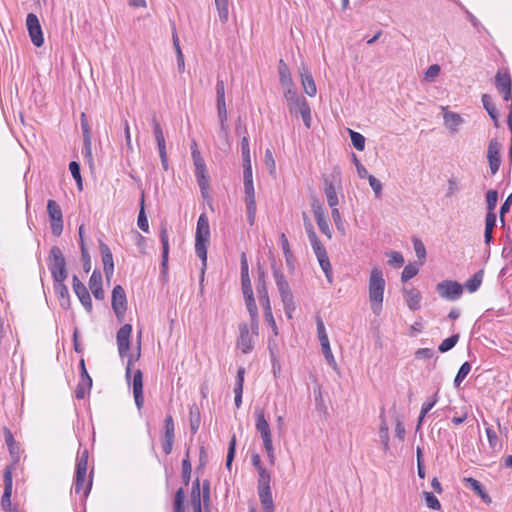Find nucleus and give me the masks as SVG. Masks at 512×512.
Here are the masks:
<instances>
[{
  "label": "nucleus",
  "instance_id": "obj_41",
  "mask_svg": "<svg viewBox=\"0 0 512 512\" xmlns=\"http://www.w3.org/2000/svg\"><path fill=\"white\" fill-rule=\"evenodd\" d=\"M220 21L224 24L229 18V0H215Z\"/></svg>",
  "mask_w": 512,
  "mask_h": 512
},
{
  "label": "nucleus",
  "instance_id": "obj_40",
  "mask_svg": "<svg viewBox=\"0 0 512 512\" xmlns=\"http://www.w3.org/2000/svg\"><path fill=\"white\" fill-rule=\"evenodd\" d=\"M217 113L220 122V130L226 136L228 134L226 103L217 104Z\"/></svg>",
  "mask_w": 512,
  "mask_h": 512
},
{
  "label": "nucleus",
  "instance_id": "obj_47",
  "mask_svg": "<svg viewBox=\"0 0 512 512\" xmlns=\"http://www.w3.org/2000/svg\"><path fill=\"white\" fill-rule=\"evenodd\" d=\"M419 272V267L417 264H414V263H409L408 265H406L402 271V274H401V280L403 282H406L408 280H410L411 278H413L414 276H416Z\"/></svg>",
  "mask_w": 512,
  "mask_h": 512
},
{
  "label": "nucleus",
  "instance_id": "obj_33",
  "mask_svg": "<svg viewBox=\"0 0 512 512\" xmlns=\"http://www.w3.org/2000/svg\"><path fill=\"white\" fill-rule=\"evenodd\" d=\"M444 122H445V125L447 126V128L455 133L458 131V127L459 125H461L463 123V119L462 117L457 114V113H454V112H446L444 114Z\"/></svg>",
  "mask_w": 512,
  "mask_h": 512
},
{
  "label": "nucleus",
  "instance_id": "obj_10",
  "mask_svg": "<svg viewBox=\"0 0 512 512\" xmlns=\"http://www.w3.org/2000/svg\"><path fill=\"white\" fill-rule=\"evenodd\" d=\"M501 144L497 139H491L488 144L487 149V159L489 162V167L492 175H495L501 164Z\"/></svg>",
  "mask_w": 512,
  "mask_h": 512
},
{
  "label": "nucleus",
  "instance_id": "obj_38",
  "mask_svg": "<svg viewBox=\"0 0 512 512\" xmlns=\"http://www.w3.org/2000/svg\"><path fill=\"white\" fill-rule=\"evenodd\" d=\"M324 192L327 198L328 205L331 208H336V206L338 205V197L336 189L332 182L325 180Z\"/></svg>",
  "mask_w": 512,
  "mask_h": 512
},
{
  "label": "nucleus",
  "instance_id": "obj_50",
  "mask_svg": "<svg viewBox=\"0 0 512 512\" xmlns=\"http://www.w3.org/2000/svg\"><path fill=\"white\" fill-rule=\"evenodd\" d=\"M184 499H185L184 489L179 488L175 493L174 512H185Z\"/></svg>",
  "mask_w": 512,
  "mask_h": 512
},
{
  "label": "nucleus",
  "instance_id": "obj_27",
  "mask_svg": "<svg viewBox=\"0 0 512 512\" xmlns=\"http://www.w3.org/2000/svg\"><path fill=\"white\" fill-rule=\"evenodd\" d=\"M464 481L468 484V486L473 490L475 491V493L487 504H490L492 502L491 500V497L488 495V493L484 490L482 484L472 478V477H468V478H464Z\"/></svg>",
  "mask_w": 512,
  "mask_h": 512
},
{
  "label": "nucleus",
  "instance_id": "obj_16",
  "mask_svg": "<svg viewBox=\"0 0 512 512\" xmlns=\"http://www.w3.org/2000/svg\"><path fill=\"white\" fill-rule=\"evenodd\" d=\"M244 193L248 222L250 225H253L256 217V201L253 184H244Z\"/></svg>",
  "mask_w": 512,
  "mask_h": 512
},
{
  "label": "nucleus",
  "instance_id": "obj_15",
  "mask_svg": "<svg viewBox=\"0 0 512 512\" xmlns=\"http://www.w3.org/2000/svg\"><path fill=\"white\" fill-rule=\"evenodd\" d=\"M86 477H87V469H85L84 466H81V468L76 467L75 480H74V491L76 494L83 493V495L85 497L90 492V489L92 486V480H89L87 482V484L85 485Z\"/></svg>",
  "mask_w": 512,
  "mask_h": 512
},
{
  "label": "nucleus",
  "instance_id": "obj_24",
  "mask_svg": "<svg viewBox=\"0 0 512 512\" xmlns=\"http://www.w3.org/2000/svg\"><path fill=\"white\" fill-rule=\"evenodd\" d=\"M273 275L276 281V286L278 288L281 300L293 297L289 283L285 279L284 275L278 270H274Z\"/></svg>",
  "mask_w": 512,
  "mask_h": 512
},
{
  "label": "nucleus",
  "instance_id": "obj_44",
  "mask_svg": "<svg viewBox=\"0 0 512 512\" xmlns=\"http://www.w3.org/2000/svg\"><path fill=\"white\" fill-rule=\"evenodd\" d=\"M437 401H438V396H437V393H436L433 396L432 400L426 401L425 403H423L422 408H421V412H420V416H419V419H418V424H417V428H416L417 430L420 428L424 417L434 407V405L437 403Z\"/></svg>",
  "mask_w": 512,
  "mask_h": 512
},
{
  "label": "nucleus",
  "instance_id": "obj_9",
  "mask_svg": "<svg viewBox=\"0 0 512 512\" xmlns=\"http://www.w3.org/2000/svg\"><path fill=\"white\" fill-rule=\"evenodd\" d=\"M26 26L32 43L40 47L44 43L42 28L38 17L34 13H29L26 18Z\"/></svg>",
  "mask_w": 512,
  "mask_h": 512
},
{
  "label": "nucleus",
  "instance_id": "obj_26",
  "mask_svg": "<svg viewBox=\"0 0 512 512\" xmlns=\"http://www.w3.org/2000/svg\"><path fill=\"white\" fill-rule=\"evenodd\" d=\"M403 295L409 309L415 311L420 308L421 294L416 289H403Z\"/></svg>",
  "mask_w": 512,
  "mask_h": 512
},
{
  "label": "nucleus",
  "instance_id": "obj_32",
  "mask_svg": "<svg viewBox=\"0 0 512 512\" xmlns=\"http://www.w3.org/2000/svg\"><path fill=\"white\" fill-rule=\"evenodd\" d=\"M380 419L381 423L379 427V437L383 446V450L386 452L389 450V427L383 412L380 414Z\"/></svg>",
  "mask_w": 512,
  "mask_h": 512
},
{
  "label": "nucleus",
  "instance_id": "obj_3",
  "mask_svg": "<svg viewBox=\"0 0 512 512\" xmlns=\"http://www.w3.org/2000/svg\"><path fill=\"white\" fill-rule=\"evenodd\" d=\"M283 92L289 112L296 116L300 114L304 125L309 129L311 127L312 118L311 109L307 100L304 97L298 95L294 87L283 90Z\"/></svg>",
  "mask_w": 512,
  "mask_h": 512
},
{
  "label": "nucleus",
  "instance_id": "obj_20",
  "mask_svg": "<svg viewBox=\"0 0 512 512\" xmlns=\"http://www.w3.org/2000/svg\"><path fill=\"white\" fill-rule=\"evenodd\" d=\"M239 330H240V336L237 341V346H238V348L241 349V351L244 354H247L253 348L252 335L249 331V327L247 324H241L239 327Z\"/></svg>",
  "mask_w": 512,
  "mask_h": 512
},
{
  "label": "nucleus",
  "instance_id": "obj_63",
  "mask_svg": "<svg viewBox=\"0 0 512 512\" xmlns=\"http://www.w3.org/2000/svg\"><path fill=\"white\" fill-rule=\"evenodd\" d=\"M282 303H283V306H284V311H285L286 316L289 319H292V317H293L292 314H293V312L296 309L295 302H294V297H290V298H287L285 300H282Z\"/></svg>",
  "mask_w": 512,
  "mask_h": 512
},
{
  "label": "nucleus",
  "instance_id": "obj_25",
  "mask_svg": "<svg viewBox=\"0 0 512 512\" xmlns=\"http://www.w3.org/2000/svg\"><path fill=\"white\" fill-rule=\"evenodd\" d=\"M247 310L249 312L250 318H251V329L252 332L257 335L258 330V309L257 305L255 303L254 296H249L244 298Z\"/></svg>",
  "mask_w": 512,
  "mask_h": 512
},
{
  "label": "nucleus",
  "instance_id": "obj_4",
  "mask_svg": "<svg viewBox=\"0 0 512 512\" xmlns=\"http://www.w3.org/2000/svg\"><path fill=\"white\" fill-rule=\"evenodd\" d=\"M210 238L209 221L205 213H202L197 221L195 235V251L197 256L202 260V275L206 268L207 261V245Z\"/></svg>",
  "mask_w": 512,
  "mask_h": 512
},
{
  "label": "nucleus",
  "instance_id": "obj_57",
  "mask_svg": "<svg viewBox=\"0 0 512 512\" xmlns=\"http://www.w3.org/2000/svg\"><path fill=\"white\" fill-rule=\"evenodd\" d=\"M423 495L425 497L426 504L430 509L439 510L441 508L439 500L431 492L424 491Z\"/></svg>",
  "mask_w": 512,
  "mask_h": 512
},
{
  "label": "nucleus",
  "instance_id": "obj_45",
  "mask_svg": "<svg viewBox=\"0 0 512 512\" xmlns=\"http://www.w3.org/2000/svg\"><path fill=\"white\" fill-rule=\"evenodd\" d=\"M259 478L257 483L258 490L260 489H269L270 488V480L271 474L267 469H260L258 471Z\"/></svg>",
  "mask_w": 512,
  "mask_h": 512
},
{
  "label": "nucleus",
  "instance_id": "obj_13",
  "mask_svg": "<svg viewBox=\"0 0 512 512\" xmlns=\"http://www.w3.org/2000/svg\"><path fill=\"white\" fill-rule=\"evenodd\" d=\"M73 290L77 295L79 301L84 306L85 310L90 313L92 311V300L86 286L74 275L73 279Z\"/></svg>",
  "mask_w": 512,
  "mask_h": 512
},
{
  "label": "nucleus",
  "instance_id": "obj_19",
  "mask_svg": "<svg viewBox=\"0 0 512 512\" xmlns=\"http://www.w3.org/2000/svg\"><path fill=\"white\" fill-rule=\"evenodd\" d=\"M133 395L137 408L140 410L144 404L143 397V374L140 369H137L133 376Z\"/></svg>",
  "mask_w": 512,
  "mask_h": 512
},
{
  "label": "nucleus",
  "instance_id": "obj_21",
  "mask_svg": "<svg viewBox=\"0 0 512 512\" xmlns=\"http://www.w3.org/2000/svg\"><path fill=\"white\" fill-rule=\"evenodd\" d=\"M99 248L102 255L103 270L106 277L109 279L114 271L113 256L110 248L104 242H100Z\"/></svg>",
  "mask_w": 512,
  "mask_h": 512
},
{
  "label": "nucleus",
  "instance_id": "obj_17",
  "mask_svg": "<svg viewBox=\"0 0 512 512\" xmlns=\"http://www.w3.org/2000/svg\"><path fill=\"white\" fill-rule=\"evenodd\" d=\"M497 90L503 94V99L509 101L512 97V80L508 73L498 72L495 77Z\"/></svg>",
  "mask_w": 512,
  "mask_h": 512
},
{
  "label": "nucleus",
  "instance_id": "obj_1",
  "mask_svg": "<svg viewBox=\"0 0 512 512\" xmlns=\"http://www.w3.org/2000/svg\"><path fill=\"white\" fill-rule=\"evenodd\" d=\"M303 220H304L305 231L308 235V238L312 245L313 251L317 257L319 265H320L321 269L323 270V272L327 278V281L329 283H332V281H333L332 266L330 264L326 249L323 246V244L321 243V241L318 239L316 232L314 231L313 224L305 212H303Z\"/></svg>",
  "mask_w": 512,
  "mask_h": 512
},
{
  "label": "nucleus",
  "instance_id": "obj_49",
  "mask_svg": "<svg viewBox=\"0 0 512 512\" xmlns=\"http://www.w3.org/2000/svg\"><path fill=\"white\" fill-rule=\"evenodd\" d=\"M471 370V364L469 362H464L460 369L458 370V373L454 379V385L456 387H459L460 384L462 383V381L466 378V376L468 375V373L470 372Z\"/></svg>",
  "mask_w": 512,
  "mask_h": 512
},
{
  "label": "nucleus",
  "instance_id": "obj_51",
  "mask_svg": "<svg viewBox=\"0 0 512 512\" xmlns=\"http://www.w3.org/2000/svg\"><path fill=\"white\" fill-rule=\"evenodd\" d=\"M458 340H459V334H454L451 337L443 340L442 343L439 345L438 350L441 353L447 352L457 344Z\"/></svg>",
  "mask_w": 512,
  "mask_h": 512
},
{
  "label": "nucleus",
  "instance_id": "obj_37",
  "mask_svg": "<svg viewBox=\"0 0 512 512\" xmlns=\"http://www.w3.org/2000/svg\"><path fill=\"white\" fill-rule=\"evenodd\" d=\"M483 276L484 271L482 269L477 271L465 282L464 287L471 293L477 291L482 284Z\"/></svg>",
  "mask_w": 512,
  "mask_h": 512
},
{
  "label": "nucleus",
  "instance_id": "obj_46",
  "mask_svg": "<svg viewBox=\"0 0 512 512\" xmlns=\"http://www.w3.org/2000/svg\"><path fill=\"white\" fill-rule=\"evenodd\" d=\"M348 131L350 134L351 142L355 149H357L358 151H363L365 149V137L362 134L351 129H348Z\"/></svg>",
  "mask_w": 512,
  "mask_h": 512
},
{
  "label": "nucleus",
  "instance_id": "obj_64",
  "mask_svg": "<svg viewBox=\"0 0 512 512\" xmlns=\"http://www.w3.org/2000/svg\"><path fill=\"white\" fill-rule=\"evenodd\" d=\"M405 426H404V423L402 421V419L400 418V416H396L395 418V436L403 441L404 440V437H405Z\"/></svg>",
  "mask_w": 512,
  "mask_h": 512
},
{
  "label": "nucleus",
  "instance_id": "obj_14",
  "mask_svg": "<svg viewBox=\"0 0 512 512\" xmlns=\"http://www.w3.org/2000/svg\"><path fill=\"white\" fill-rule=\"evenodd\" d=\"M255 417H256V423L255 427L256 430L260 433L261 438L263 440V444L267 442L272 441V435L269 423L267 422L265 418V413L262 408H257L255 410Z\"/></svg>",
  "mask_w": 512,
  "mask_h": 512
},
{
  "label": "nucleus",
  "instance_id": "obj_58",
  "mask_svg": "<svg viewBox=\"0 0 512 512\" xmlns=\"http://www.w3.org/2000/svg\"><path fill=\"white\" fill-rule=\"evenodd\" d=\"M80 120H81V128H82V131H83L84 142L89 144V138L91 137V133H90V127H89L88 119H87V116H86V114L84 112L81 113Z\"/></svg>",
  "mask_w": 512,
  "mask_h": 512
},
{
  "label": "nucleus",
  "instance_id": "obj_28",
  "mask_svg": "<svg viewBox=\"0 0 512 512\" xmlns=\"http://www.w3.org/2000/svg\"><path fill=\"white\" fill-rule=\"evenodd\" d=\"M259 499L264 512H274V502L271 488L258 490Z\"/></svg>",
  "mask_w": 512,
  "mask_h": 512
},
{
  "label": "nucleus",
  "instance_id": "obj_11",
  "mask_svg": "<svg viewBox=\"0 0 512 512\" xmlns=\"http://www.w3.org/2000/svg\"><path fill=\"white\" fill-rule=\"evenodd\" d=\"M132 333V326L130 324H124L116 335V341L118 346V352L121 358L128 355L130 350V338Z\"/></svg>",
  "mask_w": 512,
  "mask_h": 512
},
{
  "label": "nucleus",
  "instance_id": "obj_29",
  "mask_svg": "<svg viewBox=\"0 0 512 512\" xmlns=\"http://www.w3.org/2000/svg\"><path fill=\"white\" fill-rule=\"evenodd\" d=\"M195 175L202 195L206 197L207 191L209 189V175L206 170V165L202 166L201 168H195Z\"/></svg>",
  "mask_w": 512,
  "mask_h": 512
},
{
  "label": "nucleus",
  "instance_id": "obj_59",
  "mask_svg": "<svg viewBox=\"0 0 512 512\" xmlns=\"http://www.w3.org/2000/svg\"><path fill=\"white\" fill-rule=\"evenodd\" d=\"M258 299L264 312L272 311L268 291H264V289H262V291H259Z\"/></svg>",
  "mask_w": 512,
  "mask_h": 512
},
{
  "label": "nucleus",
  "instance_id": "obj_56",
  "mask_svg": "<svg viewBox=\"0 0 512 512\" xmlns=\"http://www.w3.org/2000/svg\"><path fill=\"white\" fill-rule=\"evenodd\" d=\"M366 178H368L369 184H370L372 190L374 191L375 197L376 198H381V195H382V183L376 177H374L373 175H367Z\"/></svg>",
  "mask_w": 512,
  "mask_h": 512
},
{
  "label": "nucleus",
  "instance_id": "obj_60",
  "mask_svg": "<svg viewBox=\"0 0 512 512\" xmlns=\"http://www.w3.org/2000/svg\"><path fill=\"white\" fill-rule=\"evenodd\" d=\"M441 68L438 64H433L425 72V80L433 82L440 74Z\"/></svg>",
  "mask_w": 512,
  "mask_h": 512
},
{
  "label": "nucleus",
  "instance_id": "obj_30",
  "mask_svg": "<svg viewBox=\"0 0 512 512\" xmlns=\"http://www.w3.org/2000/svg\"><path fill=\"white\" fill-rule=\"evenodd\" d=\"M55 292L59 298L60 305L67 309L70 306V297L67 286L64 284V281L55 282Z\"/></svg>",
  "mask_w": 512,
  "mask_h": 512
},
{
  "label": "nucleus",
  "instance_id": "obj_5",
  "mask_svg": "<svg viewBox=\"0 0 512 512\" xmlns=\"http://www.w3.org/2000/svg\"><path fill=\"white\" fill-rule=\"evenodd\" d=\"M49 269L54 282L65 281L67 278L66 261L61 249L53 246L49 253Z\"/></svg>",
  "mask_w": 512,
  "mask_h": 512
},
{
  "label": "nucleus",
  "instance_id": "obj_48",
  "mask_svg": "<svg viewBox=\"0 0 512 512\" xmlns=\"http://www.w3.org/2000/svg\"><path fill=\"white\" fill-rule=\"evenodd\" d=\"M153 129L157 141L158 150L166 148L163 130L160 124L156 121V119L153 120Z\"/></svg>",
  "mask_w": 512,
  "mask_h": 512
},
{
  "label": "nucleus",
  "instance_id": "obj_54",
  "mask_svg": "<svg viewBox=\"0 0 512 512\" xmlns=\"http://www.w3.org/2000/svg\"><path fill=\"white\" fill-rule=\"evenodd\" d=\"M498 200V193L496 190H489L486 193V202H487V209L488 212H494Z\"/></svg>",
  "mask_w": 512,
  "mask_h": 512
},
{
  "label": "nucleus",
  "instance_id": "obj_6",
  "mask_svg": "<svg viewBox=\"0 0 512 512\" xmlns=\"http://www.w3.org/2000/svg\"><path fill=\"white\" fill-rule=\"evenodd\" d=\"M436 291L442 298L453 301L461 297L463 286L457 281L444 280L437 284Z\"/></svg>",
  "mask_w": 512,
  "mask_h": 512
},
{
  "label": "nucleus",
  "instance_id": "obj_55",
  "mask_svg": "<svg viewBox=\"0 0 512 512\" xmlns=\"http://www.w3.org/2000/svg\"><path fill=\"white\" fill-rule=\"evenodd\" d=\"M225 102V83L223 79L218 78L216 82V104Z\"/></svg>",
  "mask_w": 512,
  "mask_h": 512
},
{
  "label": "nucleus",
  "instance_id": "obj_35",
  "mask_svg": "<svg viewBox=\"0 0 512 512\" xmlns=\"http://www.w3.org/2000/svg\"><path fill=\"white\" fill-rule=\"evenodd\" d=\"M189 422L192 434H196L201 423L200 411L196 405H192L189 409Z\"/></svg>",
  "mask_w": 512,
  "mask_h": 512
},
{
  "label": "nucleus",
  "instance_id": "obj_2",
  "mask_svg": "<svg viewBox=\"0 0 512 512\" xmlns=\"http://www.w3.org/2000/svg\"><path fill=\"white\" fill-rule=\"evenodd\" d=\"M385 279L379 267H373L369 277L368 292L372 311L379 315L384 299Z\"/></svg>",
  "mask_w": 512,
  "mask_h": 512
},
{
  "label": "nucleus",
  "instance_id": "obj_12",
  "mask_svg": "<svg viewBox=\"0 0 512 512\" xmlns=\"http://www.w3.org/2000/svg\"><path fill=\"white\" fill-rule=\"evenodd\" d=\"M4 491L1 497V507L3 510L11 508V495L13 488L12 468L6 467L3 473Z\"/></svg>",
  "mask_w": 512,
  "mask_h": 512
},
{
  "label": "nucleus",
  "instance_id": "obj_34",
  "mask_svg": "<svg viewBox=\"0 0 512 512\" xmlns=\"http://www.w3.org/2000/svg\"><path fill=\"white\" fill-rule=\"evenodd\" d=\"M160 240L162 243V267L163 269L167 268L168 263V253H169V240H168V232L166 226H161L160 231Z\"/></svg>",
  "mask_w": 512,
  "mask_h": 512
},
{
  "label": "nucleus",
  "instance_id": "obj_18",
  "mask_svg": "<svg viewBox=\"0 0 512 512\" xmlns=\"http://www.w3.org/2000/svg\"><path fill=\"white\" fill-rule=\"evenodd\" d=\"M299 74L305 93L310 97H314L317 93V88L315 81L311 73L309 72L308 68L305 65H302L299 68Z\"/></svg>",
  "mask_w": 512,
  "mask_h": 512
},
{
  "label": "nucleus",
  "instance_id": "obj_52",
  "mask_svg": "<svg viewBox=\"0 0 512 512\" xmlns=\"http://www.w3.org/2000/svg\"><path fill=\"white\" fill-rule=\"evenodd\" d=\"M192 471V465L189 460V455H186V458L182 461V477L185 485H188L190 481V475Z\"/></svg>",
  "mask_w": 512,
  "mask_h": 512
},
{
  "label": "nucleus",
  "instance_id": "obj_43",
  "mask_svg": "<svg viewBox=\"0 0 512 512\" xmlns=\"http://www.w3.org/2000/svg\"><path fill=\"white\" fill-rule=\"evenodd\" d=\"M486 435L488 438L489 446L494 451H500L502 444L499 440L497 433L490 427L486 428Z\"/></svg>",
  "mask_w": 512,
  "mask_h": 512
},
{
  "label": "nucleus",
  "instance_id": "obj_62",
  "mask_svg": "<svg viewBox=\"0 0 512 512\" xmlns=\"http://www.w3.org/2000/svg\"><path fill=\"white\" fill-rule=\"evenodd\" d=\"M265 165L269 169V173L274 175L276 171V163L270 149L265 151Z\"/></svg>",
  "mask_w": 512,
  "mask_h": 512
},
{
  "label": "nucleus",
  "instance_id": "obj_42",
  "mask_svg": "<svg viewBox=\"0 0 512 512\" xmlns=\"http://www.w3.org/2000/svg\"><path fill=\"white\" fill-rule=\"evenodd\" d=\"M137 224H138V227L142 231L148 232L149 224H148V220H147V217H146V214H145V209H144V192H142V194H141L140 211H139V215H138Z\"/></svg>",
  "mask_w": 512,
  "mask_h": 512
},
{
  "label": "nucleus",
  "instance_id": "obj_7",
  "mask_svg": "<svg viewBox=\"0 0 512 512\" xmlns=\"http://www.w3.org/2000/svg\"><path fill=\"white\" fill-rule=\"evenodd\" d=\"M47 212L50 218L51 230L54 236H60L63 231L62 210L54 200H48Z\"/></svg>",
  "mask_w": 512,
  "mask_h": 512
},
{
  "label": "nucleus",
  "instance_id": "obj_53",
  "mask_svg": "<svg viewBox=\"0 0 512 512\" xmlns=\"http://www.w3.org/2000/svg\"><path fill=\"white\" fill-rule=\"evenodd\" d=\"M388 264L392 267L399 268L404 264V257L400 252L392 251L388 254Z\"/></svg>",
  "mask_w": 512,
  "mask_h": 512
},
{
  "label": "nucleus",
  "instance_id": "obj_22",
  "mask_svg": "<svg viewBox=\"0 0 512 512\" xmlns=\"http://www.w3.org/2000/svg\"><path fill=\"white\" fill-rule=\"evenodd\" d=\"M89 288L97 300L104 299V291L102 288V275L100 271H93L89 280Z\"/></svg>",
  "mask_w": 512,
  "mask_h": 512
},
{
  "label": "nucleus",
  "instance_id": "obj_61",
  "mask_svg": "<svg viewBox=\"0 0 512 512\" xmlns=\"http://www.w3.org/2000/svg\"><path fill=\"white\" fill-rule=\"evenodd\" d=\"M413 244H414L415 253H416L417 257L421 260V263H422L424 261V259L426 258L425 246L422 243V241L418 238H415L413 240Z\"/></svg>",
  "mask_w": 512,
  "mask_h": 512
},
{
  "label": "nucleus",
  "instance_id": "obj_8",
  "mask_svg": "<svg viewBox=\"0 0 512 512\" xmlns=\"http://www.w3.org/2000/svg\"><path fill=\"white\" fill-rule=\"evenodd\" d=\"M111 305L116 317L121 321L127 310L126 293L121 285H116L113 288Z\"/></svg>",
  "mask_w": 512,
  "mask_h": 512
},
{
  "label": "nucleus",
  "instance_id": "obj_39",
  "mask_svg": "<svg viewBox=\"0 0 512 512\" xmlns=\"http://www.w3.org/2000/svg\"><path fill=\"white\" fill-rule=\"evenodd\" d=\"M141 331L138 333V340H137V353L136 355L129 354L126 356L128 357L127 366H126V378L129 379L132 371V364L134 361H138L141 356Z\"/></svg>",
  "mask_w": 512,
  "mask_h": 512
},
{
  "label": "nucleus",
  "instance_id": "obj_36",
  "mask_svg": "<svg viewBox=\"0 0 512 512\" xmlns=\"http://www.w3.org/2000/svg\"><path fill=\"white\" fill-rule=\"evenodd\" d=\"M4 437L6 445L8 446L9 452L11 456L18 460L19 458V447L17 446V443L13 437V434L8 428H4Z\"/></svg>",
  "mask_w": 512,
  "mask_h": 512
},
{
  "label": "nucleus",
  "instance_id": "obj_23",
  "mask_svg": "<svg viewBox=\"0 0 512 512\" xmlns=\"http://www.w3.org/2000/svg\"><path fill=\"white\" fill-rule=\"evenodd\" d=\"M278 74H279V82L283 90L293 88L294 83L291 77V73L288 65L284 62L283 59L279 60L278 64Z\"/></svg>",
  "mask_w": 512,
  "mask_h": 512
},
{
  "label": "nucleus",
  "instance_id": "obj_31",
  "mask_svg": "<svg viewBox=\"0 0 512 512\" xmlns=\"http://www.w3.org/2000/svg\"><path fill=\"white\" fill-rule=\"evenodd\" d=\"M482 103L483 107L491 117V119L494 121L495 127L499 126L498 122V111L496 109V106L494 105L492 101V97L489 94H483L482 95Z\"/></svg>",
  "mask_w": 512,
  "mask_h": 512
}]
</instances>
